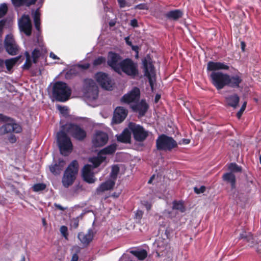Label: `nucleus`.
<instances>
[{
    "label": "nucleus",
    "instance_id": "obj_6",
    "mask_svg": "<svg viewBox=\"0 0 261 261\" xmlns=\"http://www.w3.org/2000/svg\"><path fill=\"white\" fill-rule=\"evenodd\" d=\"M119 74L123 72L126 75L135 77L139 74L138 64L130 58H126L119 62Z\"/></svg>",
    "mask_w": 261,
    "mask_h": 261
},
{
    "label": "nucleus",
    "instance_id": "obj_37",
    "mask_svg": "<svg viewBox=\"0 0 261 261\" xmlns=\"http://www.w3.org/2000/svg\"><path fill=\"white\" fill-rule=\"evenodd\" d=\"M228 170H230V172L231 173H237L241 172L242 171V167L238 166L236 163H231L229 164L228 166Z\"/></svg>",
    "mask_w": 261,
    "mask_h": 261
},
{
    "label": "nucleus",
    "instance_id": "obj_4",
    "mask_svg": "<svg viewBox=\"0 0 261 261\" xmlns=\"http://www.w3.org/2000/svg\"><path fill=\"white\" fill-rule=\"evenodd\" d=\"M57 137L61 153L65 155L71 153L73 150V145L66 131L65 130L59 131L57 134Z\"/></svg>",
    "mask_w": 261,
    "mask_h": 261
},
{
    "label": "nucleus",
    "instance_id": "obj_8",
    "mask_svg": "<svg viewBox=\"0 0 261 261\" xmlns=\"http://www.w3.org/2000/svg\"><path fill=\"white\" fill-rule=\"evenodd\" d=\"M83 92L85 96L92 100H95L98 96V89L95 82L91 79L84 80Z\"/></svg>",
    "mask_w": 261,
    "mask_h": 261
},
{
    "label": "nucleus",
    "instance_id": "obj_7",
    "mask_svg": "<svg viewBox=\"0 0 261 261\" xmlns=\"http://www.w3.org/2000/svg\"><path fill=\"white\" fill-rule=\"evenodd\" d=\"M63 129L78 141H83L87 136L86 130L79 125L69 123L62 126Z\"/></svg>",
    "mask_w": 261,
    "mask_h": 261
},
{
    "label": "nucleus",
    "instance_id": "obj_59",
    "mask_svg": "<svg viewBox=\"0 0 261 261\" xmlns=\"http://www.w3.org/2000/svg\"><path fill=\"white\" fill-rule=\"evenodd\" d=\"M125 42H126V43L130 46H133V44H132V42L129 40V38L128 37H127L125 38Z\"/></svg>",
    "mask_w": 261,
    "mask_h": 261
},
{
    "label": "nucleus",
    "instance_id": "obj_51",
    "mask_svg": "<svg viewBox=\"0 0 261 261\" xmlns=\"http://www.w3.org/2000/svg\"><path fill=\"white\" fill-rule=\"evenodd\" d=\"M8 140L11 143H14L16 142L17 139L16 136L13 134H11L8 137Z\"/></svg>",
    "mask_w": 261,
    "mask_h": 261
},
{
    "label": "nucleus",
    "instance_id": "obj_47",
    "mask_svg": "<svg viewBox=\"0 0 261 261\" xmlns=\"http://www.w3.org/2000/svg\"><path fill=\"white\" fill-rule=\"evenodd\" d=\"M240 237L241 239H246L247 240V241L248 242H251V244H252V245L251 246L252 247L256 244V243H254V241H253V238L252 236H251L250 237H248L247 236H246L245 234H243V233H241L240 234ZM256 244H257V243H256Z\"/></svg>",
    "mask_w": 261,
    "mask_h": 261
},
{
    "label": "nucleus",
    "instance_id": "obj_64",
    "mask_svg": "<svg viewBox=\"0 0 261 261\" xmlns=\"http://www.w3.org/2000/svg\"><path fill=\"white\" fill-rule=\"evenodd\" d=\"M59 110L61 112L63 113L64 110H67V109L65 107L59 106Z\"/></svg>",
    "mask_w": 261,
    "mask_h": 261
},
{
    "label": "nucleus",
    "instance_id": "obj_63",
    "mask_svg": "<svg viewBox=\"0 0 261 261\" xmlns=\"http://www.w3.org/2000/svg\"><path fill=\"white\" fill-rule=\"evenodd\" d=\"M161 98V95L160 94H156L155 96L154 101L158 102L159 99Z\"/></svg>",
    "mask_w": 261,
    "mask_h": 261
},
{
    "label": "nucleus",
    "instance_id": "obj_43",
    "mask_svg": "<svg viewBox=\"0 0 261 261\" xmlns=\"http://www.w3.org/2000/svg\"><path fill=\"white\" fill-rule=\"evenodd\" d=\"M8 12V6L6 4L4 3L0 6V18L4 16Z\"/></svg>",
    "mask_w": 261,
    "mask_h": 261
},
{
    "label": "nucleus",
    "instance_id": "obj_48",
    "mask_svg": "<svg viewBox=\"0 0 261 261\" xmlns=\"http://www.w3.org/2000/svg\"><path fill=\"white\" fill-rule=\"evenodd\" d=\"M205 189H206V188H205V186H201L199 188H198L197 187H195L194 188V191L196 194H199L203 193V192H204L205 191Z\"/></svg>",
    "mask_w": 261,
    "mask_h": 261
},
{
    "label": "nucleus",
    "instance_id": "obj_40",
    "mask_svg": "<svg viewBox=\"0 0 261 261\" xmlns=\"http://www.w3.org/2000/svg\"><path fill=\"white\" fill-rule=\"evenodd\" d=\"M41 55V53L40 50L38 48H35L32 53L33 62L35 64L37 63Z\"/></svg>",
    "mask_w": 261,
    "mask_h": 261
},
{
    "label": "nucleus",
    "instance_id": "obj_20",
    "mask_svg": "<svg viewBox=\"0 0 261 261\" xmlns=\"http://www.w3.org/2000/svg\"><path fill=\"white\" fill-rule=\"evenodd\" d=\"M149 105L145 99H142L140 102L132 106V109L134 112L138 113L139 117L145 116L148 109Z\"/></svg>",
    "mask_w": 261,
    "mask_h": 261
},
{
    "label": "nucleus",
    "instance_id": "obj_12",
    "mask_svg": "<svg viewBox=\"0 0 261 261\" xmlns=\"http://www.w3.org/2000/svg\"><path fill=\"white\" fill-rule=\"evenodd\" d=\"M108 140L107 133L101 130H97L92 137V143L94 147H100L105 145Z\"/></svg>",
    "mask_w": 261,
    "mask_h": 261
},
{
    "label": "nucleus",
    "instance_id": "obj_17",
    "mask_svg": "<svg viewBox=\"0 0 261 261\" xmlns=\"http://www.w3.org/2000/svg\"><path fill=\"white\" fill-rule=\"evenodd\" d=\"M18 25L20 30L27 36H30L32 34V25L30 18L28 15H23L19 20Z\"/></svg>",
    "mask_w": 261,
    "mask_h": 261
},
{
    "label": "nucleus",
    "instance_id": "obj_3",
    "mask_svg": "<svg viewBox=\"0 0 261 261\" xmlns=\"http://www.w3.org/2000/svg\"><path fill=\"white\" fill-rule=\"evenodd\" d=\"M79 171V164L76 160L72 161L64 171L62 179L63 186L68 188L76 179Z\"/></svg>",
    "mask_w": 261,
    "mask_h": 261
},
{
    "label": "nucleus",
    "instance_id": "obj_35",
    "mask_svg": "<svg viewBox=\"0 0 261 261\" xmlns=\"http://www.w3.org/2000/svg\"><path fill=\"white\" fill-rule=\"evenodd\" d=\"M24 55L26 57V60L24 64L22 66V68L23 70H29L32 66L31 56L28 51H25Z\"/></svg>",
    "mask_w": 261,
    "mask_h": 261
},
{
    "label": "nucleus",
    "instance_id": "obj_11",
    "mask_svg": "<svg viewBox=\"0 0 261 261\" xmlns=\"http://www.w3.org/2000/svg\"><path fill=\"white\" fill-rule=\"evenodd\" d=\"M128 127L133 133L135 140L137 141L142 142L148 136V132L140 125L134 122H130L128 124Z\"/></svg>",
    "mask_w": 261,
    "mask_h": 261
},
{
    "label": "nucleus",
    "instance_id": "obj_1",
    "mask_svg": "<svg viewBox=\"0 0 261 261\" xmlns=\"http://www.w3.org/2000/svg\"><path fill=\"white\" fill-rule=\"evenodd\" d=\"M71 94V89L66 83L61 81L56 82L53 87V95L58 101L65 102L69 99Z\"/></svg>",
    "mask_w": 261,
    "mask_h": 261
},
{
    "label": "nucleus",
    "instance_id": "obj_33",
    "mask_svg": "<svg viewBox=\"0 0 261 261\" xmlns=\"http://www.w3.org/2000/svg\"><path fill=\"white\" fill-rule=\"evenodd\" d=\"M37 0H12L13 4L15 7H20L22 6H26L30 7L34 5Z\"/></svg>",
    "mask_w": 261,
    "mask_h": 261
},
{
    "label": "nucleus",
    "instance_id": "obj_14",
    "mask_svg": "<svg viewBox=\"0 0 261 261\" xmlns=\"http://www.w3.org/2000/svg\"><path fill=\"white\" fill-rule=\"evenodd\" d=\"M242 74L238 70L235 69L233 75L228 74L227 86L233 89L241 88V84L243 82Z\"/></svg>",
    "mask_w": 261,
    "mask_h": 261
},
{
    "label": "nucleus",
    "instance_id": "obj_53",
    "mask_svg": "<svg viewBox=\"0 0 261 261\" xmlns=\"http://www.w3.org/2000/svg\"><path fill=\"white\" fill-rule=\"evenodd\" d=\"M143 215V212L141 210H137L135 215L136 218L139 219H141L142 217V216Z\"/></svg>",
    "mask_w": 261,
    "mask_h": 261
},
{
    "label": "nucleus",
    "instance_id": "obj_23",
    "mask_svg": "<svg viewBox=\"0 0 261 261\" xmlns=\"http://www.w3.org/2000/svg\"><path fill=\"white\" fill-rule=\"evenodd\" d=\"M94 233L91 229L88 230L87 233L80 232L78 233L77 238L85 246H88L93 239Z\"/></svg>",
    "mask_w": 261,
    "mask_h": 261
},
{
    "label": "nucleus",
    "instance_id": "obj_41",
    "mask_svg": "<svg viewBox=\"0 0 261 261\" xmlns=\"http://www.w3.org/2000/svg\"><path fill=\"white\" fill-rule=\"evenodd\" d=\"M46 187L45 184L38 183L33 186V190L35 192H39L44 190Z\"/></svg>",
    "mask_w": 261,
    "mask_h": 261
},
{
    "label": "nucleus",
    "instance_id": "obj_22",
    "mask_svg": "<svg viewBox=\"0 0 261 261\" xmlns=\"http://www.w3.org/2000/svg\"><path fill=\"white\" fill-rule=\"evenodd\" d=\"M229 67L224 63L219 62L210 61L207 65V70L213 72H216L220 70H228Z\"/></svg>",
    "mask_w": 261,
    "mask_h": 261
},
{
    "label": "nucleus",
    "instance_id": "obj_38",
    "mask_svg": "<svg viewBox=\"0 0 261 261\" xmlns=\"http://www.w3.org/2000/svg\"><path fill=\"white\" fill-rule=\"evenodd\" d=\"M173 209L179 210L181 213L184 212L186 210L184 203L181 201L176 200L173 202Z\"/></svg>",
    "mask_w": 261,
    "mask_h": 261
},
{
    "label": "nucleus",
    "instance_id": "obj_30",
    "mask_svg": "<svg viewBox=\"0 0 261 261\" xmlns=\"http://www.w3.org/2000/svg\"><path fill=\"white\" fill-rule=\"evenodd\" d=\"M130 133L127 128L124 129L122 133L117 137L118 142L128 143L130 141Z\"/></svg>",
    "mask_w": 261,
    "mask_h": 261
},
{
    "label": "nucleus",
    "instance_id": "obj_21",
    "mask_svg": "<svg viewBox=\"0 0 261 261\" xmlns=\"http://www.w3.org/2000/svg\"><path fill=\"white\" fill-rule=\"evenodd\" d=\"M82 176L84 181L89 184L94 183L96 179L92 172V166L87 164L84 166L82 170Z\"/></svg>",
    "mask_w": 261,
    "mask_h": 261
},
{
    "label": "nucleus",
    "instance_id": "obj_61",
    "mask_svg": "<svg viewBox=\"0 0 261 261\" xmlns=\"http://www.w3.org/2000/svg\"><path fill=\"white\" fill-rule=\"evenodd\" d=\"M245 47H246V43H245V42H244V41H242L241 42V49H242L243 51H245Z\"/></svg>",
    "mask_w": 261,
    "mask_h": 261
},
{
    "label": "nucleus",
    "instance_id": "obj_5",
    "mask_svg": "<svg viewBox=\"0 0 261 261\" xmlns=\"http://www.w3.org/2000/svg\"><path fill=\"white\" fill-rule=\"evenodd\" d=\"M177 147L176 141L165 134L160 135L156 140V148L158 150L171 151Z\"/></svg>",
    "mask_w": 261,
    "mask_h": 261
},
{
    "label": "nucleus",
    "instance_id": "obj_46",
    "mask_svg": "<svg viewBox=\"0 0 261 261\" xmlns=\"http://www.w3.org/2000/svg\"><path fill=\"white\" fill-rule=\"evenodd\" d=\"M246 106H247V102L246 101H244V103H243L240 110L237 112V117L240 119L242 115H243V112H244V111L245 110V109L246 108Z\"/></svg>",
    "mask_w": 261,
    "mask_h": 261
},
{
    "label": "nucleus",
    "instance_id": "obj_57",
    "mask_svg": "<svg viewBox=\"0 0 261 261\" xmlns=\"http://www.w3.org/2000/svg\"><path fill=\"white\" fill-rule=\"evenodd\" d=\"M54 206L58 210H61L63 211L65 210V209H66L65 208L63 207L62 205H61L59 204H57V203H55Z\"/></svg>",
    "mask_w": 261,
    "mask_h": 261
},
{
    "label": "nucleus",
    "instance_id": "obj_10",
    "mask_svg": "<svg viewBox=\"0 0 261 261\" xmlns=\"http://www.w3.org/2000/svg\"><path fill=\"white\" fill-rule=\"evenodd\" d=\"M228 74L221 71L212 72L210 78L213 85L217 89L221 90L227 84Z\"/></svg>",
    "mask_w": 261,
    "mask_h": 261
},
{
    "label": "nucleus",
    "instance_id": "obj_9",
    "mask_svg": "<svg viewBox=\"0 0 261 261\" xmlns=\"http://www.w3.org/2000/svg\"><path fill=\"white\" fill-rule=\"evenodd\" d=\"M144 76L147 77L151 91L154 90V81L153 77L155 76L154 67L150 57L147 56L142 60Z\"/></svg>",
    "mask_w": 261,
    "mask_h": 261
},
{
    "label": "nucleus",
    "instance_id": "obj_29",
    "mask_svg": "<svg viewBox=\"0 0 261 261\" xmlns=\"http://www.w3.org/2000/svg\"><path fill=\"white\" fill-rule=\"evenodd\" d=\"M222 180L230 184L231 189L236 188V178L234 174L231 172H226L222 177Z\"/></svg>",
    "mask_w": 261,
    "mask_h": 261
},
{
    "label": "nucleus",
    "instance_id": "obj_55",
    "mask_svg": "<svg viewBox=\"0 0 261 261\" xmlns=\"http://www.w3.org/2000/svg\"><path fill=\"white\" fill-rule=\"evenodd\" d=\"M120 8H124L126 6V2L125 0H117Z\"/></svg>",
    "mask_w": 261,
    "mask_h": 261
},
{
    "label": "nucleus",
    "instance_id": "obj_45",
    "mask_svg": "<svg viewBox=\"0 0 261 261\" xmlns=\"http://www.w3.org/2000/svg\"><path fill=\"white\" fill-rule=\"evenodd\" d=\"M60 231L62 236L66 239H67L68 233V228L67 226L63 225L60 228Z\"/></svg>",
    "mask_w": 261,
    "mask_h": 261
},
{
    "label": "nucleus",
    "instance_id": "obj_27",
    "mask_svg": "<svg viewBox=\"0 0 261 261\" xmlns=\"http://www.w3.org/2000/svg\"><path fill=\"white\" fill-rule=\"evenodd\" d=\"M65 165V161L63 159H60L58 163L51 165L49 167V170L54 175H59L63 170Z\"/></svg>",
    "mask_w": 261,
    "mask_h": 261
},
{
    "label": "nucleus",
    "instance_id": "obj_60",
    "mask_svg": "<svg viewBox=\"0 0 261 261\" xmlns=\"http://www.w3.org/2000/svg\"><path fill=\"white\" fill-rule=\"evenodd\" d=\"M181 142L184 144H188L190 142V140L188 139H182Z\"/></svg>",
    "mask_w": 261,
    "mask_h": 261
},
{
    "label": "nucleus",
    "instance_id": "obj_25",
    "mask_svg": "<svg viewBox=\"0 0 261 261\" xmlns=\"http://www.w3.org/2000/svg\"><path fill=\"white\" fill-rule=\"evenodd\" d=\"M106 156H103L101 154H99V152L97 153V156L91 157L89 159V162L92 164V168H96L98 167L102 163H108Z\"/></svg>",
    "mask_w": 261,
    "mask_h": 261
},
{
    "label": "nucleus",
    "instance_id": "obj_58",
    "mask_svg": "<svg viewBox=\"0 0 261 261\" xmlns=\"http://www.w3.org/2000/svg\"><path fill=\"white\" fill-rule=\"evenodd\" d=\"M79 259V256L77 253L73 254L70 261H77Z\"/></svg>",
    "mask_w": 261,
    "mask_h": 261
},
{
    "label": "nucleus",
    "instance_id": "obj_36",
    "mask_svg": "<svg viewBox=\"0 0 261 261\" xmlns=\"http://www.w3.org/2000/svg\"><path fill=\"white\" fill-rule=\"evenodd\" d=\"M40 13L38 10H37L34 15V21L35 28L37 30L39 31L40 29Z\"/></svg>",
    "mask_w": 261,
    "mask_h": 261
},
{
    "label": "nucleus",
    "instance_id": "obj_34",
    "mask_svg": "<svg viewBox=\"0 0 261 261\" xmlns=\"http://www.w3.org/2000/svg\"><path fill=\"white\" fill-rule=\"evenodd\" d=\"M130 252L140 260H143L147 256V251L144 249L140 251L132 250Z\"/></svg>",
    "mask_w": 261,
    "mask_h": 261
},
{
    "label": "nucleus",
    "instance_id": "obj_13",
    "mask_svg": "<svg viewBox=\"0 0 261 261\" xmlns=\"http://www.w3.org/2000/svg\"><path fill=\"white\" fill-rule=\"evenodd\" d=\"M95 78L98 84L103 89L111 90L112 88V83L109 75L102 72L96 73Z\"/></svg>",
    "mask_w": 261,
    "mask_h": 261
},
{
    "label": "nucleus",
    "instance_id": "obj_26",
    "mask_svg": "<svg viewBox=\"0 0 261 261\" xmlns=\"http://www.w3.org/2000/svg\"><path fill=\"white\" fill-rule=\"evenodd\" d=\"M184 15L183 11L180 9H175L167 12L165 14V17L169 20L177 21Z\"/></svg>",
    "mask_w": 261,
    "mask_h": 261
},
{
    "label": "nucleus",
    "instance_id": "obj_62",
    "mask_svg": "<svg viewBox=\"0 0 261 261\" xmlns=\"http://www.w3.org/2000/svg\"><path fill=\"white\" fill-rule=\"evenodd\" d=\"M49 56L50 58H51L53 59H58L59 58L53 52H51L50 53Z\"/></svg>",
    "mask_w": 261,
    "mask_h": 261
},
{
    "label": "nucleus",
    "instance_id": "obj_39",
    "mask_svg": "<svg viewBox=\"0 0 261 261\" xmlns=\"http://www.w3.org/2000/svg\"><path fill=\"white\" fill-rule=\"evenodd\" d=\"M119 171L120 168L117 165H115L112 166L111 172L110 173V176L112 178V180L115 181Z\"/></svg>",
    "mask_w": 261,
    "mask_h": 261
},
{
    "label": "nucleus",
    "instance_id": "obj_42",
    "mask_svg": "<svg viewBox=\"0 0 261 261\" xmlns=\"http://www.w3.org/2000/svg\"><path fill=\"white\" fill-rule=\"evenodd\" d=\"M106 62V59L105 57L100 56L95 59L93 62V65L94 66L100 65Z\"/></svg>",
    "mask_w": 261,
    "mask_h": 261
},
{
    "label": "nucleus",
    "instance_id": "obj_54",
    "mask_svg": "<svg viewBox=\"0 0 261 261\" xmlns=\"http://www.w3.org/2000/svg\"><path fill=\"white\" fill-rule=\"evenodd\" d=\"M79 67L84 70L88 69L90 67L89 63H86L84 64H79L78 65Z\"/></svg>",
    "mask_w": 261,
    "mask_h": 261
},
{
    "label": "nucleus",
    "instance_id": "obj_28",
    "mask_svg": "<svg viewBox=\"0 0 261 261\" xmlns=\"http://www.w3.org/2000/svg\"><path fill=\"white\" fill-rule=\"evenodd\" d=\"M115 185V181L113 180L110 179L106 181L101 184L99 187L96 189L97 193L105 192L113 188Z\"/></svg>",
    "mask_w": 261,
    "mask_h": 261
},
{
    "label": "nucleus",
    "instance_id": "obj_16",
    "mask_svg": "<svg viewBox=\"0 0 261 261\" xmlns=\"http://www.w3.org/2000/svg\"><path fill=\"white\" fill-rule=\"evenodd\" d=\"M4 46L8 54L12 56L16 55L17 54L18 47L11 35H6L4 40Z\"/></svg>",
    "mask_w": 261,
    "mask_h": 261
},
{
    "label": "nucleus",
    "instance_id": "obj_19",
    "mask_svg": "<svg viewBox=\"0 0 261 261\" xmlns=\"http://www.w3.org/2000/svg\"><path fill=\"white\" fill-rule=\"evenodd\" d=\"M127 114V109L123 107H117L114 112L113 121L116 124L122 122L126 117Z\"/></svg>",
    "mask_w": 261,
    "mask_h": 261
},
{
    "label": "nucleus",
    "instance_id": "obj_49",
    "mask_svg": "<svg viewBox=\"0 0 261 261\" xmlns=\"http://www.w3.org/2000/svg\"><path fill=\"white\" fill-rule=\"evenodd\" d=\"M6 21L5 19L0 20V37H2L3 33L4 28L6 24Z\"/></svg>",
    "mask_w": 261,
    "mask_h": 261
},
{
    "label": "nucleus",
    "instance_id": "obj_44",
    "mask_svg": "<svg viewBox=\"0 0 261 261\" xmlns=\"http://www.w3.org/2000/svg\"><path fill=\"white\" fill-rule=\"evenodd\" d=\"M149 5L147 3H141L137 5H136L134 9H139L142 10H148L149 9Z\"/></svg>",
    "mask_w": 261,
    "mask_h": 261
},
{
    "label": "nucleus",
    "instance_id": "obj_24",
    "mask_svg": "<svg viewBox=\"0 0 261 261\" xmlns=\"http://www.w3.org/2000/svg\"><path fill=\"white\" fill-rule=\"evenodd\" d=\"M240 100V97L236 93L228 95L225 97L226 106L232 107L234 109L238 107Z\"/></svg>",
    "mask_w": 261,
    "mask_h": 261
},
{
    "label": "nucleus",
    "instance_id": "obj_2",
    "mask_svg": "<svg viewBox=\"0 0 261 261\" xmlns=\"http://www.w3.org/2000/svg\"><path fill=\"white\" fill-rule=\"evenodd\" d=\"M0 123H5L0 127V136L12 132L20 133L22 131L21 126L14 119L3 114H0Z\"/></svg>",
    "mask_w": 261,
    "mask_h": 261
},
{
    "label": "nucleus",
    "instance_id": "obj_15",
    "mask_svg": "<svg viewBox=\"0 0 261 261\" xmlns=\"http://www.w3.org/2000/svg\"><path fill=\"white\" fill-rule=\"evenodd\" d=\"M121 59L122 57L119 54L110 51L108 54L107 64L116 72L119 73V62Z\"/></svg>",
    "mask_w": 261,
    "mask_h": 261
},
{
    "label": "nucleus",
    "instance_id": "obj_32",
    "mask_svg": "<svg viewBox=\"0 0 261 261\" xmlns=\"http://www.w3.org/2000/svg\"><path fill=\"white\" fill-rule=\"evenodd\" d=\"M19 58V57H17L15 58L7 59L5 61L4 60V65L5 64L8 71H11L12 70L13 67L18 61ZM4 68V67L3 68H0V72L3 71V69Z\"/></svg>",
    "mask_w": 261,
    "mask_h": 261
},
{
    "label": "nucleus",
    "instance_id": "obj_31",
    "mask_svg": "<svg viewBox=\"0 0 261 261\" xmlns=\"http://www.w3.org/2000/svg\"><path fill=\"white\" fill-rule=\"evenodd\" d=\"M117 147V145L116 143L112 144L99 150V154H101L103 156H106L107 154H113L115 152Z\"/></svg>",
    "mask_w": 261,
    "mask_h": 261
},
{
    "label": "nucleus",
    "instance_id": "obj_56",
    "mask_svg": "<svg viewBox=\"0 0 261 261\" xmlns=\"http://www.w3.org/2000/svg\"><path fill=\"white\" fill-rule=\"evenodd\" d=\"M130 25L133 27H137L138 26V21L136 19H133L130 21Z\"/></svg>",
    "mask_w": 261,
    "mask_h": 261
},
{
    "label": "nucleus",
    "instance_id": "obj_50",
    "mask_svg": "<svg viewBox=\"0 0 261 261\" xmlns=\"http://www.w3.org/2000/svg\"><path fill=\"white\" fill-rule=\"evenodd\" d=\"M142 204L146 207L147 211H149L151 210L152 204L149 202L144 200L142 201Z\"/></svg>",
    "mask_w": 261,
    "mask_h": 261
},
{
    "label": "nucleus",
    "instance_id": "obj_18",
    "mask_svg": "<svg viewBox=\"0 0 261 261\" xmlns=\"http://www.w3.org/2000/svg\"><path fill=\"white\" fill-rule=\"evenodd\" d=\"M140 97V91L138 87H134L128 93L125 94L121 98V101L125 103L138 101Z\"/></svg>",
    "mask_w": 261,
    "mask_h": 261
},
{
    "label": "nucleus",
    "instance_id": "obj_52",
    "mask_svg": "<svg viewBox=\"0 0 261 261\" xmlns=\"http://www.w3.org/2000/svg\"><path fill=\"white\" fill-rule=\"evenodd\" d=\"M71 226L76 229L79 226V220L77 219H73L71 222Z\"/></svg>",
    "mask_w": 261,
    "mask_h": 261
}]
</instances>
